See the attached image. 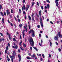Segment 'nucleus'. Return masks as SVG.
Wrapping results in <instances>:
<instances>
[{
	"mask_svg": "<svg viewBox=\"0 0 62 62\" xmlns=\"http://www.w3.org/2000/svg\"><path fill=\"white\" fill-rule=\"evenodd\" d=\"M29 42L31 46H32V47H34V41H33V39L32 38H31L30 40H29Z\"/></svg>",
	"mask_w": 62,
	"mask_h": 62,
	"instance_id": "nucleus-1",
	"label": "nucleus"
},
{
	"mask_svg": "<svg viewBox=\"0 0 62 62\" xmlns=\"http://www.w3.org/2000/svg\"><path fill=\"white\" fill-rule=\"evenodd\" d=\"M31 56L32 58H34V57L35 59L36 60L37 59V56H36V55H35L34 54H33V55H31Z\"/></svg>",
	"mask_w": 62,
	"mask_h": 62,
	"instance_id": "nucleus-2",
	"label": "nucleus"
},
{
	"mask_svg": "<svg viewBox=\"0 0 62 62\" xmlns=\"http://www.w3.org/2000/svg\"><path fill=\"white\" fill-rule=\"evenodd\" d=\"M58 36L60 38H62V35L61 34L60 35V32H58V34H57V38H58Z\"/></svg>",
	"mask_w": 62,
	"mask_h": 62,
	"instance_id": "nucleus-3",
	"label": "nucleus"
},
{
	"mask_svg": "<svg viewBox=\"0 0 62 62\" xmlns=\"http://www.w3.org/2000/svg\"><path fill=\"white\" fill-rule=\"evenodd\" d=\"M18 58H19V62H20L21 61V59H22L21 56V55L20 54H18Z\"/></svg>",
	"mask_w": 62,
	"mask_h": 62,
	"instance_id": "nucleus-4",
	"label": "nucleus"
},
{
	"mask_svg": "<svg viewBox=\"0 0 62 62\" xmlns=\"http://www.w3.org/2000/svg\"><path fill=\"white\" fill-rule=\"evenodd\" d=\"M59 0H55V3H56V5L57 7H58V3L57 2H58Z\"/></svg>",
	"mask_w": 62,
	"mask_h": 62,
	"instance_id": "nucleus-5",
	"label": "nucleus"
},
{
	"mask_svg": "<svg viewBox=\"0 0 62 62\" xmlns=\"http://www.w3.org/2000/svg\"><path fill=\"white\" fill-rule=\"evenodd\" d=\"M10 57L11 59V61H13V59L14 58V56H11Z\"/></svg>",
	"mask_w": 62,
	"mask_h": 62,
	"instance_id": "nucleus-6",
	"label": "nucleus"
},
{
	"mask_svg": "<svg viewBox=\"0 0 62 62\" xmlns=\"http://www.w3.org/2000/svg\"><path fill=\"white\" fill-rule=\"evenodd\" d=\"M29 7H30V5H29L27 6V7L25 8V9L26 11L28 10V8H29Z\"/></svg>",
	"mask_w": 62,
	"mask_h": 62,
	"instance_id": "nucleus-7",
	"label": "nucleus"
},
{
	"mask_svg": "<svg viewBox=\"0 0 62 62\" xmlns=\"http://www.w3.org/2000/svg\"><path fill=\"white\" fill-rule=\"evenodd\" d=\"M23 7H22V9L23 11V9L24 10H25V5H23Z\"/></svg>",
	"mask_w": 62,
	"mask_h": 62,
	"instance_id": "nucleus-8",
	"label": "nucleus"
},
{
	"mask_svg": "<svg viewBox=\"0 0 62 62\" xmlns=\"http://www.w3.org/2000/svg\"><path fill=\"white\" fill-rule=\"evenodd\" d=\"M6 11H7L6 12L7 13V15H9V14H10V12H9V10L7 9Z\"/></svg>",
	"mask_w": 62,
	"mask_h": 62,
	"instance_id": "nucleus-9",
	"label": "nucleus"
},
{
	"mask_svg": "<svg viewBox=\"0 0 62 62\" xmlns=\"http://www.w3.org/2000/svg\"><path fill=\"white\" fill-rule=\"evenodd\" d=\"M40 23L41 24V25L42 27H43V23H42V21H40Z\"/></svg>",
	"mask_w": 62,
	"mask_h": 62,
	"instance_id": "nucleus-10",
	"label": "nucleus"
},
{
	"mask_svg": "<svg viewBox=\"0 0 62 62\" xmlns=\"http://www.w3.org/2000/svg\"><path fill=\"white\" fill-rule=\"evenodd\" d=\"M13 52L14 56H15L16 55V53H15V50L13 51Z\"/></svg>",
	"mask_w": 62,
	"mask_h": 62,
	"instance_id": "nucleus-11",
	"label": "nucleus"
},
{
	"mask_svg": "<svg viewBox=\"0 0 62 62\" xmlns=\"http://www.w3.org/2000/svg\"><path fill=\"white\" fill-rule=\"evenodd\" d=\"M58 38L57 37V36H54V39H55L56 40H57L58 39Z\"/></svg>",
	"mask_w": 62,
	"mask_h": 62,
	"instance_id": "nucleus-12",
	"label": "nucleus"
},
{
	"mask_svg": "<svg viewBox=\"0 0 62 62\" xmlns=\"http://www.w3.org/2000/svg\"><path fill=\"white\" fill-rule=\"evenodd\" d=\"M24 28L25 29L26 32H27V28H26L25 27V26H24Z\"/></svg>",
	"mask_w": 62,
	"mask_h": 62,
	"instance_id": "nucleus-13",
	"label": "nucleus"
},
{
	"mask_svg": "<svg viewBox=\"0 0 62 62\" xmlns=\"http://www.w3.org/2000/svg\"><path fill=\"white\" fill-rule=\"evenodd\" d=\"M47 8L48 9H49L50 8V5H49V4H48L47 5Z\"/></svg>",
	"mask_w": 62,
	"mask_h": 62,
	"instance_id": "nucleus-14",
	"label": "nucleus"
},
{
	"mask_svg": "<svg viewBox=\"0 0 62 62\" xmlns=\"http://www.w3.org/2000/svg\"><path fill=\"white\" fill-rule=\"evenodd\" d=\"M18 46L17 45H16L15 46V48L16 49H18Z\"/></svg>",
	"mask_w": 62,
	"mask_h": 62,
	"instance_id": "nucleus-15",
	"label": "nucleus"
},
{
	"mask_svg": "<svg viewBox=\"0 0 62 62\" xmlns=\"http://www.w3.org/2000/svg\"><path fill=\"white\" fill-rule=\"evenodd\" d=\"M28 18L29 20H31V17H30V16H28Z\"/></svg>",
	"mask_w": 62,
	"mask_h": 62,
	"instance_id": "nucleus-16",
	"label": "nucleus"
},
{
	"mask_svg": "<svg viewBox=\"0 0 62 62\" xmlns=\"http://www.w3.org/2000/svg\"><path fill=\"white\" fill-rule=\"evenodd\" d=\"M33 48L35 50H36V51H38V49H37V48L36 47H33Z\"/></svg>",
	"mask_w": 62,
	"mask_h": 62,
	"instance_id": "nucleus-17",
	"label": "nucleus"
},
{
	"mask_svg": "<svg viewBox=\"0 0 62 62\" xmlns=\"http://www.w3.org/2000/svg\"><path fill=\"white\" fill-rule=\"evenodd\" d=\"M32 34H33L31 35L33 37H35V33H33Z\"/></svg>",
	"mask_w": 62,
	"mask_h": 62,
	"instance_id": "nucleus-18",
	"label": "nucleus"
},
{
	"mask_svg": "<svg viewBox=\"0 0 62 62\" xmlns=\"http://www.w3.org/2000/svg\"><path fill=\"white\" fill-rule=\"evenodd\" d=\"M27 58L28 59H31V58L29 57H27Z\"/></svg>",
	"mask_w": 62,
	"mask_h": 62,
	"instance_id": "nucleus-19",
	"label": "nucleus"
},
{
	"mask_svg": "<svg viewBox=\"0 0 62 62\" xmlns=\"http://www.w3.org/2000/svg\"><path fill=\"white\" fill-rule=\"evenodd\" d=\"M0 13L1 14L2 16H4V14L3 13H2V12H0Z\"/></svg>",
	"mask_w": 62,
	"mask_h": 62,
	"instance_id": "nucleus-20",
	"label": "nucleus"
},
{
	"mask_svg": "<svg viewBox=\"0 0 62 62\" xmlns=\"http://www.w3.org/2000/svg\"><path fill=\"white\" fill-rule=\"evenodd\" d=\"M8 38L9 39H11V38L10 37V35L9 34V37Z\"/></svg>",
	"mask_w": 62,
	"mask_h": 62,
	"instance_id": "nucleus-21",
	"label": "nucleus"
},
{
	"mask_svg": "<svg viewBox=\"0 0 62 62\" xmlns=\"http://www.w3.org/2000/svg\"><path fill=\"white\" fill-rule=\"evenodd\" d=\"M23 47H24V48H25L26 47V45H25L24 43L23 44Z\"/></svg>",
	"mask_w": 62,
	"mask_h": 62,
	"instance_id": "nucleus-22",
	"label": "nucleus"
},
{
	"mask_svg": "<svg viewBox=\"0 0 62 62\" xmlns=\"http://www.w3.org/2000/svg\"><path fill=\"white\" fill-rule=\"evenodd\" d=\"M2 22L3 23H4V19L3 18H2Z\"/></svg>",
	"mask_w": 62,
	"mask_h": 62,
	"instance_id": "nucleus-23",
	"label": "nucleus"
},
{
	"mask_svg": "<svg viewBox=\"0 0 62 62\" xmlns=\"http://www.w3.org/2000/svg\"><path fill=\"white\" fill-rule=\"evenodd\" d=\"M42 55L43 57V58H44L45 57V56H44V54H42Z\"/></svg>",
	"mask_w": 62,
	"mask_h": 62,
	"instance_id": "nucleus-24",
	"label": "nucleus"
},
{
	"mask_svg": "<svg viewBox=\"0 0 62 62\" xmlns=\"http://www.w3.org/2000/svg\"><path fill=\"white\" fill-rule=\"evenodd\" d=\"M7 51H8V50H7V49H6L5 51V53L6 54H7Z\"/></svg>",
	"mask_w": 62,
	"mask_h": 62,
	"instance_id": "nucleus-25",
	"label": "nucleus"
},
{
	"mask_svg": "<svg viewBox=\"0 0 62 62\" xmlns=\"http://www.w3.org/2000/svg\"><path fill=\"white\" fill-rule=\"evenodd\" d=\"M52 43L51 42H50V46L51 47H52Z\"/></svg>",
	"mask_w": 62,
	"mask_h": 62,
	"instance_id": "nucleus-26",
	"label": "nucleus"
},
{
	"mask_svg": "<svg viewBox=\"0 0 62 62\" xmlns=\"http://www.w3.org/2000/svg\"><path fill=\"white\" fill-rule=\"evenodd\" d=\"M29 29H30L31 28V26H30V25H29Z\"/></svg>",
	"mask_w": 62,
	"mask_h": 62,
	"instance_id": "nucleus-27",
	"label": "nucleus"
},
{
	"mask_svg": "<svg viewBox=\"0 0 62 62\" xmlns=\"http://www.w3.org/2000/svg\"><path fill=\"white\" fill-rule=\"evenodd\" d=\"M35 3L34 2H32V6H34V5Z\"/></svg>",
	"mask_w": 62,
	"mask_h": 62,
	"instance_id": "nucleus-28",
	"label": "nucleus"
},
{
	"mask_svg": "<svg viewBox=\"0 0 62 62\" xmlns=\"http://www.w3.org/2000/svg\"><path fill=\"white\" fill-rule=\"evenodd\" d=\"M46 2L48 3H50V2L49 0H46Z\"/></svg>",
	"mask_w": 62,
	"mask_h": 62,
	"instance_id": "nucleus-29",
	"label": "nucleus"
},
{
	"mask_svg": "<svg viewBox=\"0 0 62 62\" xmlns=\"http://www.w3.org/2000/svg\"><path fill=\"white\" fill-rule=\"evenodd\" d=\"M22 41H21V42H20V44H19V45H20V46H21L22 45Z\"/></svg>",
	"mask_w": 62,
	"mask_h": 62,
	"instance_id": "nucleus-30",
	"label": "nucleus"
},
{
	"mask_svg": "<svg viewBox=\"0 0 62 62\" xmlns=\"http://www.w3.org/2000/svg\"><path fill=\"white\" fill-rule=\"evenodd\" d=\"M32 33H35V31H34V30H32Z\"/></svg>",
	"mask_w": 62,
	"mask_h": 62,
	"instance_id": "nucleus-31",
	"label": "nucleus"
},
{
	"mask_svg": "<svg viewBox=\"0 0 62 62\" xmlns=\"http://www.w3.org/2000/svg\"><path fill=\"white\" fill-rule=\"evenodd\" d=\"M19 13H21V10L20 9H19Z\"/></svg>",
	"mask_w": 62,
	"mask_h": 62,
	"instance_id": "nucleus-32",
	"label": "nucleus"
},
{
	"mask_svg": "<svg viewBox=\"0 0 62 62\" xmlns=\"http://www.w3.org/2000/svg\"><path fill=\"white\" fill-rule=\"evenodd\" d=\"M32 17H34V13H32Z\"/></svg>",
	"mask_w": 62,
	"mask_h": 62,
	"instance_id": "nucleus-33",
	"label": "nucleus"
},
{
	"mask_svg": "<svg viewBox=\"0 0 62 62\" xmlns=\"http://www.w3.org/2000/svg\"><path fill=\"white\" fill-rule=\"evenodd\" d=\"M0 34H1V36H3V37H4V35H3V34H2V33H0Z\"/></svg>",
	"mask_w": 62,
	"mask_h": 62,
	"instance_id": "nucleus-34",
	"label": "nucleus"
},
{
	"mask_svg": "<svg viewBox=\"0 0 62 62\" xmlns=\"http://www.w3.org/2000/svg\"><path fill=\"white\" fill-rule=\"evenodd\" d=\"M23 38H24V33H23Z\"/></svg>",
	"mask_w": 62,
	"mask_h": 62,
	"instance_id": "nucleus-35",
	"label": "nucleus"
},
{
	"mask_svg": "<svg viewBox=\"0 0 62 62\" xmlns=\"http://www.w3.org/2000/svg\"><path fill=\"white\" fill-rule=\"evenodd\" d=\"M1 39H2V40L3 41H4L5 40V39H4V38H2Z\"/></svg>",
	"mask_w": 62,
	"mask_h": 62,
	"instance_id": "nucleus-36",
	"label": "nucleus"
},
{
	"mask_svg": "<svg viewBox=\"0 0 62 62\" xmlns=\"http://www.w3.org/2000/svg\"><path fill=\"white\" fill-rule=\"evenodd\" d=\"M32 20H33V21H34V17H32Z\"/></svg>",
	"mask_w": 62,
	"mask_h": 62,
	"instance_id": "nucleus-37",
	"label": "nucleus"
},
{
	"mask_svg": "<svg viewBox=\"0 0 62 62\" xmlns=\"http://www.w3.org/2000/svg\"><path fill=\"white\" fill-rule=\"evenodd\" d=\"M23 14H26V13H25V11H24L23 12Z\"/></svg>",
	"mask_w": 62,
	"mask_h": 62,
	"instance_id": "nucleus-38",
	"label": "nucleus"
},
{
	"mask_svg": "<svg viewBox=\"0 0 62 62\" xmlns=\"http://www.w3.org/2000/svg\"><path fill=\"white\" fill-rule=\"evenodd\" d=\"M45 12H46V13H47V10H45Z\"/></svg>",
	"mask_w": 62,
	"mask_h": 62,
	"instance_id": "nucleus-39",
	"label": "nucleus"
},
{
	"mask_svg": "<svg viewBox=\"0 0 62 62\" xmlns=\"http://www.w3.org/2000/svg\"><path fill=\"white\" fill-rule=\"evenodd\" d=\"M25 30H23V34L24 33V31H25Z\"/></svg>",
	"mask_w": 62,
	"mask_h": 62,
	"instance_id": "nucleus-40",
	"label": "nucleus"
},
{
	"mask_svg": "<svg viewBox=\"0 0 62 62\" xmlns=\"http://www.w3.org/2000/svg\"><path fill=\"white\" fill-rule=\"evenodd\" d=\"M8 46L9 47H10V44H9V43H8Z\"/></svg>",
	"mask_w": 62,
	"mask_h": 62,
	"instance_id": "nucleus-41",
	"label": "nucleus"
},
{
	"mask_svg": "<svg viewBox=\"0 0 62 62\" xmlns=\"http://www.w3.org/2000/svg\"><path fill=\"white\" fill-rule=\"evenodd\" d=\"M13 40L14 41H16V40L15 39V38H14L13 39Z\"/></svg>",
	"mask_w": 62,
	"mask_h": 62,
	"instance_id": "nucleus-42",
	"label": "nucleus"
},
{
	"mask_svg": "<svg viewBox=\"0 0 62 62\" xmlns=\"http://www.w3.org/2000/svg\"><path fill=\"white\" fill-rule=\"evenodd\" d=\"M11 13H13V10H12V9H11Z\"/></svg>",
	"mask_w": 62,
	"mask_h": 62,
	"instance_id": "nucleus-43",
	"label": "nucleus"
},
{
	"mask_svg": "<svg viewBox=\"0 0 62 62\" xmlns=\"http://www.w3.org/2000/svg\"><path fill=\"white\" fill-rule=\"evenodd\" d=\"M4 15H5V16H6V12H4Z\"/></svg>",
	"mask_w": 62,
	"mask_h": 62,
	"instance_id": "nucleus-44",
	"label": "nucleus"
},
{
	"mask_svg": "<svg viewBox=\"0 0 62 62\" xmlns=\"http://www.w3.org/2000/svg\"><path fill=\"white\" fill-rule=\"evenodd\" d=\"M18 52L19 53H21V50H20V49H19L18 50Z\"/></svg>",
	"mask_w": 62,
	"mask_h": 62,
	"instance_id": "nucleus-45",
	"label": "nucleus"
},
{
	"mask_svg": "<svg viewBox=\"0 0 62 62\" xmlns=\"http://www.w3.org/2000/svg\"><path fill=\"white\" fill-rule=\"evenodd\" d=\"M41 11L40 10L39 12V14H41Z\"/></svg>",
	"mask_w": 62,
	"mask_h": 62,
	"instance_id": "nucleus-46",
	"label": "nucleus"
},
{
	"mask_svg": "<svg viewBox=\"0 0 62 62\" xmlns=\"http://www.w3.org/2000/svg\"><path fill=\"white\" fill-rule=\"evenodd\" d=\"M22 26H23V25H22V24H20L19 25V26L20 27H21Z\"/></svg>",
	"mask_w": 62,
	"mask_h": 62,
	"instance_id": "nucleus-47",
	"label": "nucleus"
},
{
	"mask_svg": "<svg viewBox=\"0 0 62 62\" xmlns=\"http://www.w3.org/2000/svg\"><path fill=\"white\" fill-rule=\"evenodd\" d=\"M58 50L60 52H61V49H60V48H59Z\"/></svg>",
	"mask_w": 62,
	"mask_h": 62,
	"instance_id": "nucleus-48",
	"label": "nucleus"
},
{
	"mask_svg": "<svg viewBox=\"0 0 62 62\" xmlns=\"http://www.w3.org/2000/svg\"><path fill=\"white\" fill-rule=\"evenodd\" d=\"M40 20L41 21H42V19H41L40 17Z\"/></svg>",
	"mask_w": 62,
	"mask_h": 62,
	"instance_id": "nucleus-49",
	"label": "nucleus"
},
{
	"mask_svg": "<svg viewBox=\"0 0 62 62\" xmlns=\"http://www.w3.org/2000/svg\"><path fill=\"white\" fill-rule=\"evenodd\" d=\"M8 61L9 62V61H10V59L9 58H8L7 59Z\"/></svg>",
	"mask_w": 62,
	"mask_h": 62,
	"instance_id": "nucleus-50",
	"label": "nucleus"
},
{
	"mask_svg": "<svg viewBox=\"0 0 62 62\" xmlns=\"http://www.w3.org/2000/svg\"><path fill=\"white\" fill-rule=\"evenodd\" d=\"M23 47H20V49L22 50H23Z\"/></svg>",
	"mask_w": 62,
	"mask_h": 62,
	"instance_id": "nucleus-51",
	"label": "nucleus"
},
{
	"mask_svg": "<svg viewBox=\"0 0 62 62\" xmlns=\"http://www.w3.org/2000/svg\"><path fill=\"white\" fill-rule=\"evenodd\" d=\"M37 27L39 28H40V26L39 25H38L37 26Z\"/></svg>",
	"mask_w": 62,
	"mask_h": 62,
	"instance_id": "nucleus-52",
	"label": "nucleus"
},
{
	"mask_svg": "<svg viewBox=\"0 0 62 62\" xmlns=\"http://www.w3.org/2000/svg\"><path fill=\"white\" fill-rule=\"evenodd\" d=\"M41 8L43 10V7L42 6H41Z\"/></svg>",
	"mask_w": 62,
	"mask_h": 62,
	"instance_id": "nucleus-53",
	"label": "nucleus"
},
{
	"mask_svg": "<svg viewBox=\"0 0 62 62\" xmlns=\"http://www.w3.org/2000/svg\"><path fill=\"white\" fill-rule=\"evenodd\" d=\"M9 35H10L9 34V33H8V32H7V35H8V36H9Z\"/></svg>",
	"mask_w": 62,
	"mask_h": 62,
	"instance_id": "nucleus-54",
	"label": "nucleus"
},
{
	"mask_svg": "<svg viewBox=\"0 0 62 62\" xmlns=\"http://www.w3.org/2000/svg\"><path fill=\"white\" fill-rule=\"evenodd\" d=\"M0 9H2V5H0Z\"/></svg>",
	"mask_w": 62,
	"mask_h": 62,
	"instance_id": "nucleus-55",
	"label": "nucleus"
},
{
	"mask_svg": "<svg viewBox=\"0 0 62 62\" xmlns=\"http://www.w3.org/2000/svg\"><path fill=\"white\" fill-rule=\"evenodd\" d=\"M37 5H38V6H39V2H37Z\"/></svg>",
	"mask_w": 62,
	"mask_h": 62,
	"instance_id": "nucleus-56",
	"label": "nucleus"
},
{
	"mask_svg": "<svg viewBox=\"0 0 62 62\" xmlns=\"http://www.w3.org/2000/svg\"><path fill=\"white\" fill-rule=\"evenodd\" d=\"M39 37H41V34H39Z\"/></svg>",
	"mask_w": 62,
	"mask_h": 62,
	"instance_id": "nucleus-57",
	"label": "nucleus"
},
{
	"mask_svg": "<svg viewBox=\"0 0 62 62\" xmlns=\"http://www.w3.org/2000/svg\"><path fill=\"white\" fill-rule=\"evenodd\" d=\"M57 23L58 24V23H59V21H57Z\"/></svg>",
	"mask_w": 62,
	"mask_h": 62,
	"instance_id": "nucleus-58",
	"label": "nucleus"
},
{
	"mask_svg": "<svg viewBox=\"0 0 62 62\" xmlns=\"http://www.w3.org/2000/svg\"><path fill=\"white\" fill-rule=\"evenodd\" d=\"M30 49H31V50H32V47H30Z\"/></svg>",
	"mask_w": 62,
	"mask_h": 62,
	"instance_id": "nucleus-59",
	"label": "nucleus"
},
{
	"mask_svg": "<svg viewBox=\"0 0 62 62\" xmlns=\"http://www.w3.org/2000/svg\"><path fill=\"white\" fill-rule=\"evenodd\" d=\"M18 22H20V19L18 18Z\"/></svg>",
	"mask_w": 62,
	"mask_h": 62,
	"instance_id": "nucleus-60",
	"label": "nucleus"
},
{
	"mask_svg": "<svg viewBox=\"0 0 62 62\" xmlns=\"http://www.w3.org/2000/svg\"><path fill=\"white\" fill-rule=\"evenodd\" d=\"M6 49L7 50H8V46H7L6 47Z\"/></svg>",
	"mask_w": 62,
	"mask_h": 62,
	"instance_id": "nucleus-61",
	"label": "nucleus"
},
{
	"mask_svg": "<svg viewBox=\"0 0 62 62\" xmlns=\"http://www.w3.org/2000/svg\"><path fill=\"white\" fill-rule=\"evenodd\" d=\"M23 3H25V0H23Z\"/></svg>",
	"mask_w": 62,
	"mask_h": 62,
	"instance_id": "nucleus-62",
	"label": "nucleus"
},
{
	"mask_svg": "<svg viewBox=\"0 0 62 62\" xmlns=\"http://www.w3.org/2000/svg\"><path fill=\"white\" fill-rule=\"evenodd\" d=\"M24 18L25 19H26V16H25Z\"/></svg>",
	"mask_w": 62,
	"mask_h": 62,
	"instance_id": "nucleus-63",
	"label": "nucleus"
},
{
	"mask_svg": "<svg viewBox=\"0 0 62 62\" xmlns=\"http://www.w3.org/2000/svg\"><path fill=\"white\" fill-rule=\"evenodd\" d=\"M39 44L40 45V46H41V44H40V43H39Z\"/></svg>",
	"mask_w": 62,
	"mask_h": 62,
	"instance_id": "nucleus-64",
	"label": "nucleus"
}]
</instances>
